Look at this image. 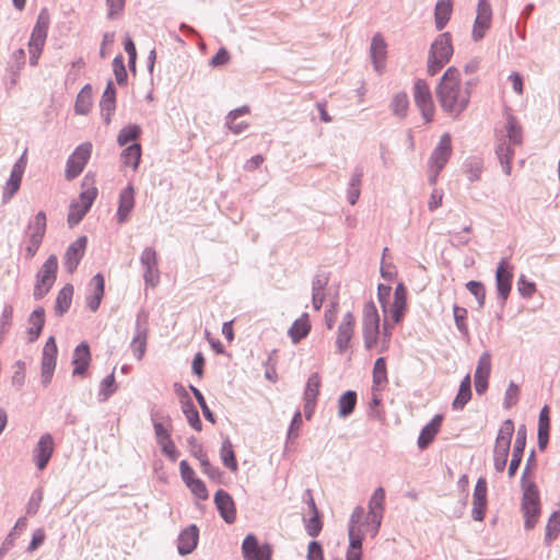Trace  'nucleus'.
Instances as JSON below:
<instances>
[{"label":"nucleus","instance_id":"58836bf2","mask_svg":"<svg viewBox=\"0 0 560 560\" xmlns=\"http://www.w3.org/2000/svg\"><path fill=\"white\" fill-rule=\"evenodd\" d=\"M141 153V145L139 143H131L125 148L120 154L122 164L130 166L133 171H136L140 163Z\"/></svg>","mask_w":560,"mask_h":560},{"label":"nucleus","instance_id":"680f3d73","mask_svg":"<svg viewBox=\"0 0 560 560\" xmlns=\"http://www.w3.org/2000/svg\"><path fill=\"white\" fill-rule=\"evenodd\" d=\"M520 397V388L514 382H510L505 395L503 406L505 409H510L512 406L516 405Z\"/></svg>","mask_w":560,"mask_h":560},{"label":"nucleus","instance_id":"49530a36","mask_svg":"<svg viewBox=\"0 0 560 560\" xmlns=\"http://www.w3.org/2000/svg\"><path fill=\"white\" fill-rule=\"evenodd\" d=\"M387 382V369L385 358L380 357L376 359L373 368V393L377 387Z\"/></svg>","mask_w":560,"mask_h":560},{"label":"nucleus","instance_id":"3c124183","mask_svg":"<svg viewBox=\"0 0 560 560\" xmlns=\"http://www.w3.org/2000/svg\"><path fill=\"white\" fill-rule=\"evenodd\" d=\"M100 107L101 115L105 125H109L112 121V116L116 109V98L103 94L100 102Z\"/></svg>","mask_w":560,"mask_h":560},{"label":"nucleus","instance_id":"ea45409f","mask_svg":"<svg viewBox=\"0 0 560 560\" xmlns=\"http://www.w3.org/2000/svg\"><path fill=\"white\" fill-rule=\"evenodd\" d=\"M463 170L469 182H477L481 177V173L483 171V162L480 158L470 156L465 160Z\"/></svg>","mask_w":560,"mask_h":560},{"label":"nucleus","instance_id":"e2e57ef3","mask_svg":"<svg viewBox=\"0 0 560 560\" xmlns=\"http://www.w3.org/2000/svg\"><path fill=\"white\" fill-rule=\"evenodd\" d=\"M148 320L149 314L144 310H140L136 318L135 336H148Z\"/></svg>","mask_w":560,"mask_h":560},{"label":"nucleus","instance_id":"79ce46f5","mask_svg":"<svg viewBox=\"0 0 560 560\" xmlns=\"http://www.w3.org/2000/svg\"><path fill=\"white\" fill-rule=\"evenodd\" d=\"M220 458L223 465L235 472L238 469L233 445L229 438H225L220 448Z\"/></svg>","mask_w":560,"mask_h":560},{"label":"nucleus","instance_id":"cd10ccee","mask_svg":"<svg viewBox=\"0 0 560 560\" xmlns=\"http://www.w3.org/2000/svg\"><path fill=\"white\" fill-rule=\"evenodd\" d=\"M407 301V289L404 283H398L394 292V302L390 307V315L394 323H399L404 316Z\"/></svg>","mask_w":560,"mask_h":560},{"label":"nucleus","instance_id":"c756f323","mask_svg":"<svg viewBox=\"0 0 560 560\" xmlns=\"http://www.w3.org/2000/svg\"><path fill=\"white\" fill-rule=\"evenodd\" d=\"M30 327L27 328L28 341L34 342L40 336L45 325V310L43 307L35 308L28 317Z\"/></svg>","mask_w":560,"mask_h":560},{"label":"nucleus","instance_id":"6e6552de","mask_svg":"<svg viewBox=\"0 0 560 560\" xmlns=\"http://www.w3.org/2000/svg\"><path fill=\"white\" fill-rule=\"evenodd\" d=\"M380 334V316L375 304L371 301L363 308V338L364 347L372 349L378 339Z\"/></svg>","mask_w":560,"mask_h":560},{"label":"nucleus","instance_id":"2eb2a0df","mask_svg":"<svg viewBox=\"0 0 560 560\" xmlns=\"http://www.w3.org/2000/svg\"><path fill=\"white\" fill-rule=\"evenodd\" d=\"M492 9L488 0H478L477 16L472 28V38L478 42L485 37L491 25Z\"/></svg>","mask_w":560,"mask_h":560},{"label":"nucleus","instance_id":"a19ab883","mask_svg":"<svg viewBox=\"0 0 560 560\" xmlns=\"http://www.w3.org/2000/svg\"><path fill=\"white\" fill-rule=\"evenodd\" d=\"M92 107V86L90 84L84 85L79 92L74 110L79 115H86Z\"/></svg>","mask_w":560,"mask_h":560},{"label":"nucleus","instance_id":"6e6d98bb","mask_svg":"<svg viewBox=\"0 0 560 560\" xmlns=\"http://www.w3.org/2000/svg\"><path fill=\"white\" fill-rule=\"evenodd\" d=\"M113 70L115 74V79L119 85H124L127 82V70L124 63V58L121 55H118L113 60Z\"/></svg>","mask_w":560,"mask_h":560},{"label":"nucleus","instance_id":"0e129e2a","mask_svg":"<svg viewBox=\"0 0 560 560\" xmlns=\"http://www.w3.org/2000/svg\"><path fill=\"white\" fill-rule=\"evenodd\" d=\"M527 430L524 424H521L516 431V438L512 453L523 455L526 446Z\"/></svg>","mask_w":560,"mask_h":560},{"label":"nucleus","instance_id":"09e8293b","mask_svg":"<svg viewBox=\"0 0 560 560\" xmlns=\"http://www.w3.org/2000/svg\"><path fill=\"white\" fill-rule=\"evenodd\" d=\"M320 387V376L318 373L310 375L304 389V400L317 401Z\"/></svg>","mask_w":560,"mask_h":560},{"label":"nucleus","instance_id":"7ed1b4c3","mask_svg":"<svg viewBox=\"0 0 560 560\" xmlns=\"http://www.w3.org/2000/svg\"><path fill=\"white\" fill-rule=\"evenodd\" d=\"M505 131V135H498L495 154L503 167L504 174L510 175L512 171L511 161L513 156L511 145H520L523 140L522 127L513 115H508L506 117Z\"/></svg>","mask_w":560,"mask_h":560},{"label":"nucleus","instance_id":"4be33fe9","mask_svg":"<svg viewBox=\"0 0 560 560\" xmlns=\"http://www.w3.org/2000/svg\"><path fill=\"white\" fill-rule=\"evenodd\" d=\"M452 37L450 33H443L431 44L429 54L433 58H438L441 61L448 62L453 56Z\"/></svg>","mask_w":560,"mask_h":560},{"label":"nucleus","instance_id":"dca6fc26","mask_svg":"<svg viewBox=\"0 0 560 560\" xmlns=\"http://www.w3.org/2000/svg\"><path fill=\"white\" fill-rule=\"evenodd\" d=\"M50 24V15L47 8H43L39 11L35 26L33 27L28 47L44 48L46 43L48 28Z\"/></svg>","mask_w":560,"mask_h":560},{"label":"nucleus","instance_id":"69168bd1","mask_svg":"<svg viewBox=\"0 0 560 560\" xmlns=\"http://www.w3.org/2000/svg\"><path fill=\"white\" fill-rule=\"evenodd\" d=\"M43 501V489H35L26 504V513L28 515H35L38 512L40 503Z\"/></svg>","mask_w":560,"mask_h":560},{"label":"nucleus","instance_id":"7c9ffc66","mask_svg":"<svg viewBox=\"0 0 560 560\" xmlns=\"http://www.w3.org/2000/svg\"><path fill=\"white\" fill-rule=\"evenodd\" d=\"M386 43L380 33L372 37L370 51L376 71L381 70L382 63L386 58Z\"/></svg>","mask_w":560,"mask_h":560},{"label":"nucleus","instance_id":"4c0bfd02","mask_svg":"<svg viewBox=\"0 0 560 560\" xmlns=\"http://www.w3.org/2000/svg\"><path fill=\"white\" fill-rule=\"evenodd\" d=\"M46 233V213L39 211L27 225L28 238L43 241Z\"/></svg>","mask_w":560,"mask_h":560},{"label":"nucleus","instance_id":"a18cd8bd","mask_svg":"<svg viewBox=\"0 0 560 560\" xmlns=\"http://www.w3.org/2000/svg\"><path fill=\"white\" fill-rule=\"evenodd\" d=\"M117 390V385L115 382L114 371L107 375L100 384L98 390V401L105 402L109 399V397Z\"/></svg>","mask_w":560,"mask_h":560},{"label":"nucleus","instance_id":"e433bc0d","mask_svg":"<svg viewBox=\"0 0 560 560\" xmlns=\"http://www.w3.org/2000/svg\"><path fill=\"white\" fill-rule=\"evenodd\" d=\"M471 398V378L467 374L460 382L458 393L453 400V408L462 410Z\"/></svg>","mask_w":560,"mask_h":560},{"label":"nucleus","instance_id":"a878e982","mask_svg":"<svg viewBox=\"0 0 560 560\" xmlns=\"http://www.w3.org/2000/svg\"><path fill=\"white\" fill-rule=\"evenodd\" d=\"M198 528L196 525H189L178 536L177 549L182 556L190 553L198 542Z\"/></svg>","mask_w":560,"mask_h":560},{"label":"nucleus","instance_id":"f3484780","mask_svg":"<svg viewBox=\"0 0 560 560\" xmlns=\"http://www.w3.org/2000/svg\"><path fill=\"white\" fill-rule=\"evenodd\" d=\"M354 324L355 319L353 314L351 312L346 313L338 326L336 338L338 353L342 354L349 348L354 331Z\"/></svg>","mask_w":560,"mask_h":560},{"label":"nucleus","instance_id":"473e14b6","mask_svg":"<svg viewBox=\"0 0 560 560\" xmlns=\"http://www.w3.org/2000/svg\"><path fill=\"white\" fill-rule=\"evenodd\" d=\"M26 62V54L23 48L14 50L8 61V71L11 74V82L16 83L21 70L24 68Z\"/></svg>","mask_w":560,"mask_h":560},{"label":"nucleus","instance_id":"774afa93","mask_svg":"<svg viewBox=\"0 0 560 560\" xmlns=\"http://www.w3.org/2000/svg\"><path fill=\"white\" fill-rule=\"evenodd\" d=\"M148 336H133L131 341V349L135 357L141 360L145 353Z\"/></svg>","mask_w":560,"mask_h":560},{"label":"nucleus","instance_id":"412c9836","mask_svg":"<svg viewBox=\"0 0 560 560\" xmlns=\"http://www.w3.org/2000/svg\"><path fill=\"white\" fill-rule=\"evenodd\" d=\"M86 244V236H80L68 246L65 254V267L69 273H72L80 264L84 256Z\"/></svg>","mask_w":560,"mask_h":560},{"label":"nucleus","instance_id":"5701e85b","mask_svg":"<svg viewBox=\"0 0 560 560\" xmlns=\"http://www.w3.org/2000/svg\"><path fill=\"white\" fill-rule=\"evenodd\" d=\"M91 362L90 347L86 342L78 345L73 351L72 364L74 376H84Z\"/></svg>","mask_w":560,"mask_h":560},{"label":"nucleus","instance_id":"0eeeda50","mask_svg":"<svg viewBox=\"0 0 560 560\" xmlns=\"http://www.w3.org/2000/svg\"><path fill=\"white\" fill-rule=\"evenodd\" d=\"M385 501V490L378 487L369 501V512L363 518V526L371 537H374L381 527Z\"/></svg>","mask_w":560,"mask_h":560},{"label":"nucleus","instance_id":"f704fd0d","mask_svg":"<svg viewBox=\"0 0 560 560\" xmlns=\"http://www.w3.org/2000/svg\"><path fill=\"white\" fill-rule=\"evenodd\" d=\"M357 393L354 390L345 392L338 399V417L348 418L355 409Z\"/></svg>","mask_w":560,"mask_h":560},{"label":"nucleus","instance_id":"bb28decb","mask_svg":"<svg viewBox=\"0 0 560 560\" xmlns=\"http://www.w3.org/2000/svg\"><path fill=\"white\" fill-rule=\"evenodd\" d=\"M180 390L183 392L182 397V410L183 413L186 416V419L188 423L197 431H201L202 423L199 417V412L194 405L192 400L188 396L187 392L184 387L179 386Z\"/></svg>","mask_w":560,"mask_h":560},{"label":"nucleus","instance_id":"393cba45","mask_svg":"<svg viewBox=\"0 0 560 560\" xmlns=\"http://www.w3.org/2000/svg\"><path fill=\"white\" fill-rule=\"evenodd\" d=\"M443 416L435 415L432 420L422 428L418 438V447L420 450H425L433 442L440 431Z\"/></svg>","mask_w":560,"mask_h":560},{"label":"nucleus","instance_id":"864d4df0","mask_svg":"<svg viewBox=\"0 0 560 560\" xmlns=\"http://www.w3.org/2000/svg\"><path fill=\"white\" fill-rule=\"evenodd\" d=\"M491 373V354L485 351L478 360L475 377H489Z\"/></svg>","mask_w":560,"mask_h":560},{"label":"nucleus","instance_id":"423d86ee","mask_svg":"<svg viewBox=\"0 0 560 560\" xmlns=\"http://www.w3.org/2000/svg\"><path fill=\"white\" fill-rule=\"evenodd\" d=\"M58 259L56 255H50L42 265L36 273V283L34 287V299H43L54 285L57 278Z\"/></svg>","mask_w":560,"mask_h":560},{"label":"nucleus","instance_id":"c03bdc74","mask_svg":"<svg viewBox=\"0 0 560 560\" xmlns=\"http://www.w3.org/2000/svg\"><path fill=\"white\" fill-rule=\"evenodd\" d=\"M390 109L393 114L399 118H405L408 113L409 107V98L407 93L398 92L396 93L390 102Z\"/></svg>","mask_w":560,"mask_h":560},{"label":"nucleus","instance_id":"4d7b16f0","mask_svg":"<svg viewBox=\"0 0 560 560\" xmlns=\"http://www.w3.org/2000/svg\"><path fill=\"white\" fill-rule=\"evenodd\" d=\"M276 365H277V351L272 350L269 353L267 360L264 361V366L266 369L265 377L272 383H276L278 380V375L276 372Z\"/></svg>","mask_w":560,"mask_h":560},{"label":"nucleus","instance_id":"bf43d9fd","mask_svg":"<svg viewBox=\"0 0 560 560\" xmlns=\"http://www.w3.org/2000/svg\"><path fill=\"white\" fill-rule=\"evenodd\" d=\"M189 389L191 390V393L194 394L197 402L199 404L201 410H202V413L205 416V418L214 423L215 422V419H214V415L213 412L210 410V408L208 407L207 402H206V399L202 395V393L197 388L195 387L194 385H189Z\"/></svg>","mask_w":560,"mask_h":560},{"label":"nucleus","instance_id":"f8f14e48","mask_svg":"<svg viewBox=\"0 0 560 560\" xmlns=\"http://www.w3.org/2000/svg\"><path fill=\"white\" fill-rule=\"evenodd\" d=\"M242 552L245 560H271L273 548L268 542L260 545L254 534H248L243 540Z\"/></svg>","mask_w":560,"mask_h":560},{"label":"nucleus","instance_id":"5fc2aeb1","mask_svg":"<svg viewBox=\"0 0 560 560\" xmlns=\"http://www.w3.org/2000/svg\"><path fill=\"white\" fill-rule=\"evenodd\" d=\"M560 532V512L555 511L547 523L546 526V539L553 540Z\"/></svg>","mask_w":560,"mask_h":560},{"label":"nucleus","instance_id":"c9c22d12","mask_svg":"<svg viewBox=\"0 0 560 560\" xmlns=\"http://www.w3.org/2000/svg\"><path fill=\"white\" fill-rule=\"evenodd\" d=\"M73 285L68 283L59 292L56 299L55 313L62 316L71 306Z\"/></svg>","mask_w":560,"mask_h":560},{"label":"nucleus","instance_id":"6ab92c4d","mask_svg":"<svg viewBox=\"0 0 560 560\" xmlns=\"http://www.w3.org/2000/svg\"><path fill=\"white\" fill-rule=\"evenodd\" d=\"M487 509V480L480 477L475 486L472 494V510L471 517L475 521L481 522L485 518Z\"/></svg>","mask_w":560,"mask_h":560},{"label":"nucleus","instance_id":"13d9d810","mask_svg":"<svg viewBox=\"0 0 560 560\" xmlns=\"http://www.w3.org/2000/svg\"><path fill=\"white\" fill-rule=\"evenodd\" d=\"M467 290L476 298L479 307H483L486 300V289L480 281H468L466 283Z\"/></svg>","mask_w":560,"mask_h":560},{"label":"nucleus","instance_id":"9d476101","mask_svg":"<svg viewBox=\"0 0 560 560\" xmlns=\"http://www.w3.org/2000/svg\"><path fill=\"white\" fill-rule=\"evenodd\" d=\"M452 154V138L450 133H444L440 138L438 145L434 148L431 156L430 164L431 167L434 168V173L430 176V183L434 184L436 182L438 175L443 170L445 164Z\"/></svg>","mask_w":560,"mask_h":560},{"label":"nucleus","instance_id":"20e7f679","mask_svg":"<svg viewBox=\"0 0 560 560\" xmlns=\"http://www.w3.org/2000/svg\"><path fill=\"white\" fill-rule=\"evenodd\" d=\"M364 509L361 505L354 508L348 526L349 549L346 560H361L362 539L370 533L363 526Z\"/></svg>","mask_w":560,"mask_h":560},{"label":"nucleus","instance_id":"f257e3e1","mask_svg":"<svg viewBox=\"0 0 560 560\" xmlns=\"http://www.w3.org/2000/svg\"><path fill=\"white\" fill-rule=\"evenodd\" d=\"M479 79L474 77L462 82L460 71L450 67L440 79L435 94L441 108L448 116L458 118L468 107L472 90L478 85Z\"/></svg>","mask_w":560,"mask_h":560},{"label":"nucleus","instance_id":"ddd939ff","mask_svg":"<svg viewBox=\"0 0 560 560\" xmlns=\"http://www.w3.org/2000/svg\"><path fill=\"white\" fill-rule=\"evenodd\" d=\"M58 348L54 337H49L46 341L42 353V384L47 386L50 384L56 369Z\"/></svg>","mask_w":560,"mask_h":560},{"label":"nucleus","instance_id":"39448f33","mask_svg":"<svg viewBox=\"0 0 560 560\" xmlns=\"http://www.w3.org/2000/svg\"><path fill=\"white\" fill-rule=\"evenodd\" d=\"M513 433L514 423L511 419H506L499 429L493 448V466L498 472H503L505 469Z\"/></svg>","mask_w":560,"mask_h":560},{"label":"nucleus","instance_id":"338daca9","mask_svg":"<svg viewBox=\"0 0 560 560\" xmlns=\"http://www.w3.org/2000/svg\"><path fill=\"white\" fill-rule=\"evenodd\" d=\"M187 488L199 500H207L209 498L207 487L205 482L199 478H197L196 480H191V483H188Z\"/></svg>","mask_w":560,"mask_h":560},{"label":"nucleus","instance_id":"603ef678","mask_svg":"<svg viewBox=\"0 0 560 560\" xmlns=\"http://www.w3.org/2000/svg\"><path fill=\"white\" fill-rule=\"evenodd\" d=\"M88 211L89 210H85L84 207L80 206L78 201L71 202L67 218L68 225L73 228L79 224Z\"/></svg>","mask_w":560,"mask_h":560},{"label":"nucleus","instance_id":"8fccbe9b","mask_svg":"<svg viewBox=\"0 0 560 560\" xmlns=\"http://www.w3.org/2000/svg\"><path fill=\"white\" fill-rule=\"evenodd\" d=\"M455 325L464 338L469 337V329L466 323L467 310L458 305L453 306Z\"/></svg>","mask_w":560,"mask_h":560},{"label":"nucleus","instance_id":"de8ad7c7","mask_svg":"<svg viewBox=\"0 0 560 560\" xmlns=\"http://www.w3.org/2000/svg\"><path fill=\"white\" fill-rule=\"evenodd\" d=\"M141 135V128L140 126L136 124L128 125L124 127L117 137V143L120 147L126 145L129 142L136 141Z\"/></svg>","mask_w":560,"mask_h":560},{"label":"nucleus","instance_id":"f03ea898","mask_svg":"<svg viewBox=\"0 0 560 560\" xmlns=\"http://www.w3.org/2000/svg\"><path fill=\"white\" fill-rule=\"evenodd\" d=\"M536 466L535 450H532L524 467L521 488L522 495V512L525 520V527L527 529L534 528L540 515V499L537 485L533 480H527L529 471Z\"/></svg>","mask_w":560,"mask_h":560},{"label":"nucleus","instance_id":"aec40b11","mask_svg":"<svg viewBox=\"0 0 560 560\" xmlns=\"http://www.w3.org/2000/svg\"><path fill=\"white\" fill-rule=\"evenodd\" d=\"M214 504L225 523L232 524L236 520V509L233 498L223 489L214 493Z\"/></svg>","mask_w":560,"mask_h":560},{"label":"nucleus","instance_id":"1a4fd4ad","mask_svg":"<svg viewBox=\"0 0 560 560\" xmlns=\"http://www.w3.org/2000/svg\"><path fill=\"white\" fill-rule=\"evenodd\" d=\"M413 98L415 104L421 112L425 122H431L434 117L435 106L430 86L427 81L422 79L416 81L413 86Z\"/></svg>","mask_w":560,"mask_h":560},{"label":"nucleus","instance_id":"72a5a7b5","mask_svg":"<svg viewBox=\"0 0 560 560\" xmlns=\"http://www.w3.org/2000/svg\"><path fill=\"white\" fill-rule=\"evenodd\" d=\"M311 330V324L308 320V315L304 313L300 318L294 320L292 326L289 328V336L293 343L300 342L303 338H305Z\"/></svg>","mask_w":560,"mask_h":560},{"label":"nucleus","instance_id":"2f4dec72","mask_svg":"<svg viewBox=\"0 0 560 560\" xmlns=\"http://www.w3.org/2000/svg\"><path fill=\"white\" fill-rule=\"evenodd\" d=\"M453 12L452 0H439L434 9L435 27L442 31L448 23Z\"/></svg>","mask_w":560,"mask_h":560},{"label":"nucleus","instance_id":"a211bd4d","mask_svg":"<svg viewBox=\"0 0 560 560\" xmlns=\"http://www.w3.org/2000/svg\"><path fill=\"white\" fill-rule=\"evenodd\" d=\"M54 446L55 444L51 434L45 433L39 438L33 451V457L39 470L45 469L48 465L54 452Z\"/></svg>","mask_w":560,"mask_h":560},{"label":"nucleus","instance_id":"052dcab7","mask_svg":"<svg viewBox=\"0 0 560 560\" xmlns=\"http://www.w3.org/2000/svg\"><path fill=\"white\" fill-rule=\"evenodd\" d=\"M202 472L207 475L211 480L220 482L222 472L220 469L209 462L207 455L199 459Z\"/></svg>","mask_w":560,"mask_h":560},{"label":"nucleus","instance_id":"b1692460","mask_svg":"<svg viewBox=\"0 0 560 560\" xmlns=\"http://www.w3.org/2000/svg\"><path fill=\"white\" fill-rule=\"evenodd\" d=\"M135 207V189L132 185H128L119 195V205L117 209L118 223H125L129 219V214Z\"/></svg>","mask_w":560,"mask_h":560},{"label":"nucleus","instance_id":"4468645a","mask_svg":"<svg viewBox=\"0 0 560 560\" xmlns=\"http://www.w3.org/2000/svg\"><path fill=\"white\" fill-rule=\"evenodd\" d=\"M513 267L510 265L506 258H502L499 262L495 271V287L498 291V296L502 301V305H504L512 288V279H513Z\"/></svg>","mask_w":560,"mask_h":560},{"label":"nucleus","instance_id":"9b49d317","mask_svg":"<svg viewBox=\"0 0 560 560\" xmlns=\"http://www.w3.org/2000/svg\"><path fill=\"white\" fill-rule=\"evenodd\" d=\"M92 153V144L85 142L80 144L67 160L66 178L72 180L84 170Z\"/></svg>","mask_w":560,"mask_h":560},{"label":"nucleus","instance_id":"c85d7f7f","mask_svg":"<svg viewBox=\"0 0 560 560\" xmlns=\"http://www.w3.org/2000/svg\"><path fill=\"white\" fill-rule=\"evenodd\" d=\"M90 285L93 287V293L90 296H88L86 305L92 312H96L101 305L104 295L105 280L103 275L96 273L91 279Z\"/></svg>","mask_w":560,"mask_h":560},{"label":"nucleus","instance_id":"37998d69","mask_svg":"<svg viewBox=\"0 0 560 560\" xmlns=\"http://www.w3.org/2000/svg\"><path fill=\"white\" fill-rule=\"evenodd\" d=\"M24 173L18 172L15 170H11L10 177L5 183L2 201L5 203L18 192L21 186L22 177Z\"/></svg>","mask_w":560,"mask_h":560}]
</instances>
